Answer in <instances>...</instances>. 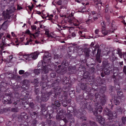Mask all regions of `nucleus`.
Here are the masks:
<instances>
[{
	"instance_id": "obj_13",
	"label": "nucleus",
	"mask_w": 126,
	"mask_h": 126,
	"mask_svg": "<svg viewBox=\"0 0 126 126\" xmlns=\"http://www.w3.org/2000/svg\"><path fill=\"white\" fill-rule=\"evenodd\" d=\"M84 108L90 111L92 110L93 108L91 107V105L88 103H85Z\"/></svg>"
},
{
	"instance_id": "obj_14",
	"label": "nucleus",
	"mask_w": 126,
	"mask_h": 126,
	"mask_svg": "<svg viewBox=\"0 0 126 126\" xmlns=\"http://www.w3.org/2000/svg\"><path fill=\"white\" fill-rule=\"evenodd\" d=\"M8 26V22L7 21H5L2 24L1 26V28L5 30L7 29Z\"/></svg>"
},
{
	"instance_id": "obj_51",
	"label": "nucleus",
	"mask_w": 126,
	"mask_h": 126,
	"mask_svg": "<svg viewBox=\"0 0 126 126\" xmlns=\"http://www.w3.org/2000/svg\"><path fill=\"white\" fill-rule=\"evenodd\" d=\"M106 18L108 22H109L110 21V16L109 15H106Z\"/></svg>"
},
{
	"instance_id": "obj_20",
	"label": "nucleus",
	"mask_w": 126,
	"mask_h": 126,
	"mask_svg": "<svg viewBox=\"0 0 126 126\" xmlns=\"http://www.w3.org/2000/svg\"><path fill=\"white\" fill-rule=\"evenodd\" d=\"M111 70V67L108 68H105L104 70V73L106 75H109L110 73V71Z\"/></svg>"
},
{
	"instance_id": "obj_9",
	"label": "nucleus",
	"mask_w": 126,
	"mask_h": 126,
	"mask_svg": "<svg viewBox=\"0 0 126 126\" xmlns=\"http://www.w3.org/2000/svg\"><path fill=\"white\" fill-rule=\"evenodd\" d=\"M16 10L15 7L14 6L13 4H12L11 6L8 8V9L6 10V11L8 12L10 14H12Z\"/></svg>"
},
{
	"instance_id": "obj_42",
	"label": "nucleus",
	"mask_w": 126,
	"mask_h": 126,
	"mask_svg": "<svg viewBox=\"0 0 126 126\" xmlns=\"http://www.w3.org/2000/svg\"><path fill=\"white\" fill-rule=\"evenodd\" d=\"M79 119L82 121H83V120L86 121V120L87 118L85 116H84L83 115H82Z\"/></svg>"
},
{
	"instance_id": "obj_63",
	"label": "nucleus",
	"mask_w": 126,
	"mask_h": 126,
	"mask_svg": "<svg viewBox=\"0 0 126 126\" xmlns=\"http://www.w3.org/2000/svg\"><path fill=\"white\" fill-rule=\"evenodd\" d=\"M123 71L125 74H126V66H124V67Z\"/></svg>"
},
{
	"instance_id": "obj_50",
	"label": "nucleus",
	"mask_w": 126,
	"mask_h": 126,
	"mask_svg": "<svg viewBox=\"0 0 126 126\" xmlns=\"http://www.w3.org/2000/svg\"><path fill=\"white\" fill-rule=\"evenodd\" d=\"M40 32V31H37V32H36L35 33H34V34L35 35V38H35V37H38L39 34V33Z\"/></svg>"
},
{
	"instance_id": "obj_46",
	"label": "nucleus",
	"mask_w": 126,
	"mask_h": 126,
	"mask_svg": "<svg viewBox=\"0 0 126 126\" xmlns=\"http://www.w3.org/2000/svg\"><path fill=\"white\" fill-rule=\"evenodd\" d=\"M105 22L103 21L101 23V25L102 26V29H105Z\"/></svg>"
},
{
	"instance_id": "obj_5",
	"label": "nucleus",
	"mask_w": 126,
	"mask_h": 126,
	"mask_svg": "<svg viewBox=\"0 0 126 126\" xmlns=\"http://www.w3.org/2000/svg\"><path fill=\"white\" fill-rule=\"evenodd\" d=\"M97 50L96 61L97 63H100L101 62V60L100 58L101 50L99 48H98Z\"/></svg>"
},
{
	"instance_id": "obj_34",
	"label": "nucleus",
	"mask_w": 126,
	"mask_h": 126,
	"mask_svg": "<svg viewBox=\"0 0 126 126\" xmlns=\"http://www.w3.org/2000/svg\"><path fill=\"white\" fill-rule=\"evenodd\" d=\"M121 120L122 123L124 125H125L126 124V117H122L121 118Z\"/></svg>"
},
{
	"instance_id": "obj_35",
	"label": "nucleus",
	"mask_w": 126,
	"mask_h": 126,
	"mask_svg": "<svg viewBox=\"0 0 126 126\" xmlns=\"http://www.w3.org/2000/svg\"><path fill=\"white\" fill-rule=\"evenodd\" d=\"M56 76V73L55 72H52L50 74V76L51 78H54Z\"/></svg>"
},
{
	"instance_id": "obj_33",
	"label": "nucleus",
	"mask_w": 126,
	"mask_h": 126,
	"mask_svg": "<svg viewBox=\"0 0 126 126\" xmlns=\"http://www.w3.org/2000/svg\"><path fill=\"white\" fill-rule=\"evenodd\" d=\"M89 123L91 126H98L93 121H90Z\"/></svg>"
},
{
	"instance_id": "obj_56",
	"label": "nucleus",
	"mask_w": 126,
	"mask_h": 126,
	"mask_svg": "<svg viewBox=\"0 0 126 126\" xmlns=\"http://www.w3.org/2000/svg\"><path fill=\"white\" fill-rule=\"evenodd\" d=\"M14 75L11 73H10L8 74V77L9 78H13L14 77Z\"/></svg>"
},
{
	"instance_id": "obj_49",
	"label": "nucleus",
	"mask_w": 126,
	"mask_h": 126,
	"mask_svg": "<svg viewBox=\"0 0 126 126\" xmlns=\"http://www.w3.org/2000/svg\"><path fill=\"white\" fill-rule=\"evenodd\" d=\"M90 69H91V72L92 73H94V72H95V69L94 67H90Z\"/></svg>"
},
{
	"instance_id": "obj_43",
	"label": "nucleus",
	"mask_w": 126,
	"mask_h": 126,
	"mask_svg": "<svg viewBox=\"0 0 126 126\" xmlns=\"http://www.w3.org/2000/svg\"><path fill=\"white\" fill-rule=\"evenodd\" d=\"M102 32L103 34L105 35H106L108 33V32L106 31L105 29H102Z\"/></svg>"
},
{
	"instance_id": "obj_2",
	"label": "nucleus",
	"mask_w": 126,
	"mask_h": 126,
	"mask_svg": "<svg viewBox=\"0 0 126 126\" xmlns=\"http://www.w3.org/2000/svg\"><path fill=\"white\" fill-rule=\"evenodd\" d=\"M52 94L51 92H45L42 94V95L41 100L44 102H46L48 99L49 97Z\"/></svg>"
},
{
	"instance_id": "obj_57",
	"label": "nucleus",
	"mask_w": 126,
	"mask_h": 126,
	"mask_svg": "<svg viewBox=\"0 0 126 126\" xmlns=\"http://www.w3.org/2000/svg\"><path fill=\"white\" fill-rule=\"evenodd\" d=\"M123 58L125 61L126 60V52H123Z\"/></svg>"
},
{
	"instance_id": "obj_18",
	"label": "nucleus",
	"mask_w": 126,
	"mask_h": 126,
	"mask_svg": "<svg viewBox=\"0 0 126 126\" xmlns=\"http://www.w3.org/2000/svg\"><path fill=\"white\" fill-rule=\"evenodd\" d=\"M47 65H48V64H45L43 66V68L42 69V72L44 73V74H46L48 73V71L47 67Z\"/></svg>"
},
{
	"instance_id": "obj_39",
	"label": "nucleus",
	"mask_w": 126,
	"mask_h": 126,
	"mask_svg": "<svg viewBox=\"0 0 126 126\" xmlns=\"http://www.w3.org/2000/svg\"><path fill=\"white\" fill-rule=\"evenodd\" d=\"M11 111L14 112H17L18 111V108H13L12 109Z\"/></svg>"
},
{
	"instance_id": "obj_10",
	"label": "nucleus",
	"mask_w": 126,
	"mask_h": 126,
	"mask_svg": "<svg viewBox=\"0 0 126 126\" xmlns=\"http://www.w3.org/2000/svg\"><path fill=\"white\" fill-rule=\"evenodd\" d=\"M117 95L120 99L122 100L125 99V97L123 95V93L122 91H119L117 92Z\"/></svg>"
},
{
	"instance_id": "obj_7",
	"label": "nucleus",
	"mask_w": 126,
	"mask_h": 126,
	"mask_svg": "<svg viewBox=\"0 0 126 126\" xmlns=\"http://www.w3.org/2000/svg\"><path fill=\"white\" fill-rule=\"evenodd\" d=\"M108 112L107 113V115L110 118L112 117V118H116L117 117V113L116 112L113 111L112 112L110 111H109L108 110Z\"/></svg>"
},
{
	"instance_id": "obj_44",
	"label": "nucleus",
	"mask_w": 126,
	"mask_h": 126,
	"mask_svg": "<svg viewBox=\"0 0 126 126\" xmlns=\"http://www.w3.org/2000/svg\"><path fill=\"white\" fill-rule=\"evenodd\" d=\"M115 89L117 90H120V86L119 84H115Z\"/></svg>"
},
{
	"instance_id": "obj_58",
	"label": "nucleus",
	"mask_w": 126,
	"mask_h": 126,
	"mask_svg": "<svg viewBox=\"0 0 126 126\" xmlns=\"http://www.w3.org/2000/svg\"><path fill=\"white\" fill-rule=\"evenodd\" d=\"M105 122V121L104 119L103 120H101L100 122H99V123L101 125H103L104 124Z\"/></svg>"
},
{
	"instance_id": "obj_60",
	"label": "nucleus",
	"mask_w": 126,
	"mask_h": 126,
	"mask_svg": "<svg viewBox=\"0 0 126 126\" xmlns=\"http://www.w3.org/2000/svg\"><path fill=\"white\" fill-rule=\"evenodd\" d=\"M70 108H71V107H69L68 108H67V113H71V112H72V111H73L72 110H70Z\"/></svg>"
},
{
	"instance_id": "obj_32",
	"label": "nucleus",
	"mask_w": 126,
	"mask_h": 126,
	"mask_svg": "<svg viewBox=\"0 0 126 126\" xmlns=\"http://www.w3.org/2000/svg\"><path fill=\"white\" fill-rule=\"evenodd\" d=\"M39 82L38 81V78H36V79H34V80L32 82V83L33 84H35V86H36L39 83Z\"/></svg>"
},
{
	"instance_id": "obj_31",
	"label": "nucleus",
	"mask_w": 126,
	"mask_h": 126,
	"mask_svg": "<svg viewBox=\"0 0 126 126\" xmlns=\"http://www.w3.org/2000/svg\"><path fill=\"white\" fill-rule=\"evenodd\" d=\"M70 116L71 117V118H69V121H70V123H74L75 122V121L74 120V118L72 117V114H70Z\"/></svg>"
},
{
	"instance_id": "obj_15",
	"label": "nucleus",
	"mask_w": 126,
	"mask_h": 126,
	"mask_svg": "<svg viewBox=\"0 0 126 126\" xmlns=\"http://www.w3.org/2000/svg\"><path fill=\"white\" fill-rule=\"evenodd\" d=\"M6 98L8 99V100L9 101H11V100L12 97L13 96L12 94L11 93L8 94H6L4 96Z\"/></svg>"
},
{
	"instance_id": "obj_45",
	"label": "nucleus",
	"mask_w": 126,
	"mask_h": 126,
	"mask_svg": "<svg viewBox=\"0 0 126 126\" xmlns=\"http://www.w3.org/2000/svg\"><path fill=\"white\" fill-rule=\"evenodd\" d=\"M62 105H63L64 107H66L67 105V101H66L64 100L62 102Z\"/></svg>"
},
{
	"instance_id": "obj_22",
	"label": "nucleus",
	"mask_w": 126,
	"mask_h": 126,
	"mask_svg": "<svg viewBox=\"0 0 126 126\" xmlns=\"http://www.w3.org/2000/svg\"><path fill=\"white\" fill-rule=\"evenodd\" d=\"M48 58V59H51V54L48 52H46L45 53L43 57V58Z\"/></svg>"
},
{
	"instance_id": "obj_62",
	"label": "nucleus",
	"mask_w": 126,
	"mask_h": 126,
	"mask_svg": "<svg viewBox=\"0 0 126 126\" xmlns=\"http://www.w3.org/2000/svg\"><path fill=\"white\" fill-rule=\"evenodd\" d=\"M6 39L5 37H2V43L3 44L4 43Z\"/></svg>"
},
{
	"instance_id": "obj_53",
	"label": "nucleus",
	"mask_w": 126,
	"mask_h": 126,
	"mask_svg": "<svg viewBox=\"0 0 126 126\" xmlns=\"http://www.w3.org/2000/svg\"><path fill=\"white\" fill-rule=\"evenodd\" d=\"M120 103L119 101L118 100H115L114 102V104L116 105H118Z\"/></svg>"
},
{
	"instance_id": "obj_38",
	"label": "nucleus",
	"mask_w": 126,
	"mask_h": 126,
	"mask_svg": "<svg viewBox=\"0 0 126 126\" xmlns=\"http://www.w3.org/2000/svg\"><path fill=\"white\" fill-rule=\"evenodd\" d=\"M30 75V73L28 72H26L22 76V77L23 78H25L29 76Z\"/></svg>"
},
{
	"instance_id": "obj_24",
	"label": "nucleus",
	"mask_w": 126,
	"mask_h": 126,
	"mask_svg": "<svg viewBox=\"0 0 126 126\" xmlns=\"http://www.w3.org/2000/svg\"><path fill=\"white\" fill-rule=\"evenodd\" d=\"M117 53L118 54L120 57L122 58L123 53L122 52L121 50L119 48H117Z\"/></svg>"
},
{
	"instance_id": "obj_26",
	"label": "nucleus",
	"mask_w": 126,
	"mask_h": 126,
	"mask_svg": "<svg viewBox=\"0 0 126 126\" xmlns=\"http://www.w3.org/2000/svg\"><path fill=\"white\" fill-rule=\"evenodd\" d=\"M54 105L57 107H59L61 106V103L58 100H56L54 102V104H52V106Z\"/></svg>"
},
{
	"instance_id": "obj_8",
	"label": "nucleus",
	"mask_w": 126,
	"mask_h": 126,
	"mask_svg": "<svg viewBox=\"0 0 126 126\" xmlns=\"http://www.w3.org/2000/svg\"><path fill=\"white\" fill-rule=\"evenodd\" d=\"M110 63L107 60L104 61L103 62V66L105 68H111Z\"/></svg>"
},
{
	"instance_id": "obj_28",
	"label": "nucleus",
	"mask_w": 126,
	"mask_h": 126,
	"mask_svg": "<svg viewBox=\"0 0 126 126\" xmlns=\"http://www.w3.org/2000/svg\"><path fill=\"white\" fill-rule=\"evenodd\" d=\"M7 11L5 13L4 15V17L7 19H9L10 17V16L9 15L10 14Z\"/></svg>"
},
{
	"instance_id": "obj_61",
	"label": "nucleus",
	"mask_w": 126,
	"mask_h": 126,
	"mask_svg": "<svg viewBox=\"0 0 126 126\" xmlns=\"http://www.w3.org/2000/svg\"><path fill=\"white\" fill-rule=\"evenodd\" d=\"M100 96L99 94H98V93H96L95 94V97L96 98H97L100 97Z\"/></svg>"
},
{
	"instance_id": "obj_6",
	"label": "nucleus",
	"mask_w": 126,
	"mask_h": 126,
	"mask_svg": "<svg viewBox=\"0 0 126 126\" xmlns=\"http://www.w3.org/2000/svg\"><path fill=\"white\" fill-rule=\"evenodd\" d=\"M90 48L85 47L83 49V51L86 58H88L90 56V52L91 51Z\"/></svg>"
},
{
	"instance_id": "obj_54",
	"label": "nucleus",
	"mask_w": 126,
	"mask_h": 126,
	"mask_svg": "<svg viewBox=\"0 0 126 126\" xmlns=\"http://www.w3.org/2000/svg\"><path fill=\"white\" fill-rule=\"evenodd\" d=\"M94 49L92 51V53L93 54L94 56H96V48H94Z\"/></svg>"
},
{
	"instance_id": "obj_19",
	"label": "nucleus",
	"mask_w": 126,
	"mask_h": 126,
	"mask_svg": "<svg viewBox=\"0 0 126 126\" xmlns=\"http://www.w3.org/2000/svg\"><path fill=\"white\" fill-rule=\"evenodd\" d=\"M43 59L44 63L47 64L49 65L51 63V59H48V58H45V57L43 58Z\"/></svg>"
},
{
	"instance_id": "obj_16",
	"label": "nucleus",
	"mask_w": 126,
	"mask_h": 126,
	"mask_svg": "<svg viewBox=\"0 0 126 126\" xmlns=\"http://www.w3.org/2000/svg\"><path fill=\"white\" fill-rule=\"evenodd\" d=\"M62 66L64 67V68L67 67L68 66V62L66 60H64L61 63Z\"/></svg>"
},
{
	"instance_id": "obj_17",
	"label": "nucleus",
	"mask_w": 126,
	"mask_h": 126,
	"mask_svg": "<svg viewBox=\"0 0 126 126\" xmlns=\"http://www.w3.org/2000/svg\"><path fill=\"white\" fill-rule=\"evenodd\" d=\"M2 102L4 104H10L12 103L11 101H8V99L6 98V97L4 96L2 99Z\"/></svg>"
},
{
	"instance_id": "obj_11",
	"label": "nucleus",
	"mask_w": 126,
	"mask_h": 126,
	"mask_svg": "<svg viewBox=\"0 0 126 126\" xmlns=\"http://www.w3.org/2000/svg\"><path fill=\"white\" fill-rule=\"evenodd\" d=\"M60 81L59 80L56 79L53 82L52 84H51V86L52 87H53L54 89H56V87L58 86V85Z\"/></svg>"
},
{
	"instance_id": "obj_23",
	"label": "nucleus",
	"mask_w": 126,
	"mask_h": 126,
	"mask_svg": "<svg viewBox=\"0 0 126 126\" xmlns=\"http://www.w3.org/2000/svg\"><path fill=\"white\" fill-rule=\"evenodd\" d=\"M48 76L46 74H43L41 77L42 81H45L47 79Z\"/></svg>"
},
{
	"instance_id": "obj_48",
	"label": "nucleus",
	"mask_w": 126,
	"mask_h": 126,
	"mask_svg": "<svg viewBox=\"0 0 126 126\" xmlns=\"http://www.w3.org/2000/svg\"><path fill=\"white\" fill-rule=\"evenodd\" d=\"M38 63V64L40 65V66L42 65L43 66L45 65V63H44V62L43 63L42 61H40Z\"/></svg>"
},
{
	"instance_id": "obj_25",
	"label": "nucleus",
	"mask_w": 126,
	"mask_h": 126,
	"mask_svg": "<svg viewBox=\"0 0 126 126\" xmlns=\"http://www.w3.org/2000/svg\"><path fill=\"white\" fill-rule=\"evenodd\" d=\"M64 67H61V68H58L57 70V72L58 73H63L64 71Z\"/></svg>"
},
{
	"instance_id": "obj_47",
	"label": "nucleus",
	"mask_w": 126,
	"mask_h": 126,
	"mask_svg": "<svg viewBox=\"0 0 126 126\" xmlns=\"http://www.w3.org/2000/svg\"><path fill=\"white\" fill-rule=\"evenodd\" d=\"M52 121H53L50 120H47L46 121L47 123L49 125H51V124Z\"/></svg>"
},
{
	"instance_id": "obj_37",
	"label": "nucleus",
	"mask_w": 126,
	"mask_h": 126,
	"mask_svg": "<svg viewBox=\"0 0 126 126\" xmlns=\"http://www.w3.org/2000/svg\"><path fill=\"white\" fill-rule=\"evenodd\" d=\"M29 106L32 109V110L34 109V104L33 102L30 103Z\"/></svg>"
},
{
	"instance_id": "obj_4",
	"label": "nucleus",
	"mask_w": 126,
	"mask_h": 126,
	"mask_svg": "<svg viewBox=\"0 0 126 126\" xmlns=\"http://www.w3.org/2000/svg\"><path fill=\"white\" fill-rule=\"evenodd\" d=\"M30 85V82L27 80L25 79L23 81V84L22 88L25 90L28 89Z\"/></svg>"
},
{
	"instance_id": "obj_3",
	"label": "nucleus",
	"mask_w": 126,
	"mask_h": 126,
	"mask_svg": "<svg viewBox=\"0 0 126 126\" xmlns=\"http://www.w3.org/2000/svg\"><path fill=\"white\" fill-rule=\"evenodd\" d=\"M44 106L43 105H41V111L43 115H45V118H49L50 119L51 117L50 116V114H45V112H46L47 113V111L46 110L47 109L45 107H43V106Z\"/></svg>"
},
{
	"instance_id": "obj_12",
	"label": "nucleus",
	"mask_w": 126,
	"mask_h": 126,
	"mask_svg": "<svg viewBox=\"0 0 126 126\" xmlns=\"http://www.w3.org/2000/svg\"><path fill=\"white\" fill-rule=\"evenodd\" d=\"M39 53L37 52H35L30 54L29 57L32 58L33 60L36 59L38 57Z\"/></svg>"
},
{
	"instance_id": "obj_27",
	"label": "nucleus",
	"mask_w": 126,
	"mask_h": 126,
	"mask_svg": "<svg viewBox=\"0 0 126 126\" xmlns=\"http://www.w3.org/2000/svg\"><path fill=\"white\" fill-rule=\"evenodd\" d=\"M90 76V73L89 72H85L83 75V77L85 79H87Z\"/></svg>"
},
{
	"instance_id": "obj_29",
	"label": "nucleus",
	"mask_w": 126,
	"mask_h": 126,
	"mask_svg": "<svg viewBox=\"0 0 126 126\" xmlns=\"http://www.w3.org/2000/svg\"><path fill=\"white\" fill-rule=\"evenodd\" d=\"M66 96H64V95L60 94L59 95V99L60 101H62L63 99H66Z\"/></svg>"
},
{
	"instance_id": "obj_59",
	"label": "nucleus",
	"mask_w": 126,
	"mask_h": 126,
	"mask_svg": "<svg viewBox=\"0 0 126 126\" xmlns=\"http://www.w3.org/2000/svg\"><path fill=\"white\" fill-rule=\"evenodd\" d=\"M68 82V81L65 79L64 80L63 79V84H67V83Z\"/></svg>"
},
{
	"instance_id": "obj_55",
	"label": "nucleus",
	"mask_w": 126,
	"mask_h": 126,
	"mask_svg": "<svg viewBox=\"0 0 126 126\" xmlns=\"http://www.w3.org/2000/svg\"><path fill=\"white\" fill-rule=\"evenodd\" d=\"M25 71L24 70H20L19 71V73L20 75H22L24 74Z\"/></svg>"
},
{
	"instance_id": "obj_1",
	"label": "nucleus",
	"mask_w": 126,
	"mask_h": 126,
	"mask_svg": "<svg viewBox=\"0 0 126 126\" xmlns=\"http://www.w3.org/2000/svg\"><path fill=\"white\" fill-rule=\"evenodd\" d=\"M100 108H96L95 110L93 112L94 115L95 116H97L96 117L97 121L99 123V122H100L101 120L104 119L102 117L99 115V114H100V113L102 112V107L100 106Z\"/></svg>"
},
{
	"instance_id": "obj_40",
	"label": "nucleus",
	"mask_w": 126,
	"mask_h": 126,
	"mask_svg": "<svg viewBox=\"0 0 126 126\" xmlns=\"http://www.w3.org/2000/svg\"><path fill=\"white\" fill-rule=\"evenodd\" d=\"M34 92L35 94L36 95H38V94L39 93V89L38 88H35L34 90Z\"/></svg>"
},
{
	"instance_id": "obj_41",
	"label": "nucleus",
	"mask_w": 126,
	"mask_h": 126,
	"mask_svg": "<svg viewBox=\"0 0 126 126\" xmlns=\"http://www.w3.org/2000/svg\"><path fill=\"white\" fill-rule=\"evenodd\" d=\"M37 123V121L35 119H34L33 120L32 122V123L31 124V125L32 126H35L36 125Z\"/></svg>"
},
{
	"instance_id": "obj_64",
	"label": "nucleus",
	"mask_w": 126,
	"mask_h": 126,
	"mask_svg": "<svg viewBox=\"0 0 126 126\" xmlns=\"http://www.w3.org/2000/svg\"><path fill=\"white\" fill-rule=\"evenodd\" d=\"M60 58V56H59L57 54L55 56L54 59H58V58Z\"/></svg>"
},
{
	"instance_id": "obj_21",
	"label": "nucleus",
	"mask_w": 126,
	"mask_h": 126,
	"mask_svg": "<svg viewBox=\"0 0 126 126\" xmlns=\"http://www.w3.org/2000/svg\"><path fill=\"white\" fill-rule=\"evenodd\" d=\"M9 40L8 39L6 38V39L4 43L3 44V46H10V45L11 44L13 45L14 44V43H11L9 44L8 42Z\"/></svg>"
},
{
	"instance_id": "obj_30",
	"label": "nucleus",
	"mask_w": 126,
	"mask_h": 126,
	"mask_svg": "<svg viewBox=\"0 0 126 126\" xmlns=\"http://www.w3.org/2000/svg\"><path fill=\"white\" fill-rule=\"evenodd\" d=\"M41 71V70L40 69H34L33 70V72L35 74L38 75L40 73Z\"/></svg>"
},
{
	"instance_id": "obj_52",
	"label": "nucleus",
	"mask_w": 126,
	"mask_h": 126,
	"mask_svg": "<svg viewBox=\"0 0 126 126\" xmlns=\"http://www.w3.org/2000/svg\"><path fill=\"white\" fill-rule=\"evenodd\" d=\"M26 32L27 33H28V34H30V35H33V36L34 37V38H35V36L34 34H32L30 33V31L29 30H27L26 31Z\"/></svg>"
},
{
	"instance_id": "obj_36",
	"label": "nucleus",
	"mask_w": 126,
	"mask_h": 126,
	"mask_svg": "<svg viewBox=\"0 0 126 126\" xmlns=\"http://www.w3.org/2000/svg\"><path fill=\"white\" fill-rule=\"evenodd\" d=\"M75 114L76 116L79 119L80 118L82 115H83L82 113L80 112L76 113H75Z\"/></svg>"
}]
</instances>
